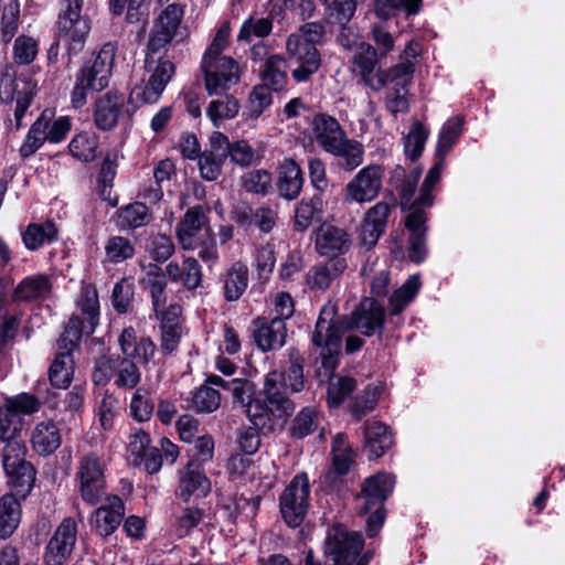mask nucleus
I'll return each instance as SVG.
<instances>
[{
	"label": "nucleus",
	"instance_id": "obj_1",
	"mask_svg": "<svg viewBox=\"0 0 565 565\" xmlns=\"http://www.w3.org/2000/svg\"><path fill=\"white\" fill-rule=\"evenodd\" d=\"M385 310L373 298H364L347 317L339 318L337 307L324 305L319 313L312 332V344L319 348L322 366L333 370L341 353L342 335L347 331H356L363 337H382L384 331Z\"/></svg>",
	"mask_w": 565,
	"mask_h": 565
},
{
	"label": "nucleus",
	"instance_id": "obj_2",
	"mask_svg": "<svg viewBox=\"0 0 565 565\" xmlns=\"http://www.w3.org/2000/svg\"><path fill=\"white\" fill-rule=\"evenodd\" d=\"M22 419L11 411L0 408V455L8 484L26 498L35 483L36 471L25 459L26 447L21 438Z\"/></svg>",
	"mask_w": 565,
	"mask_h": 565
},
{
	"label": "nucleus",
	"instance_id": "obj_3",
	"mask_svg": "<svg viewBox=\"0 0 565 565\" xmlns=\"http://www.w3.org/2000/svg\"><path fill=\"white\" fill-rule=\"evenodd\" d=\"M83 0H61L56 21V40L49 50V61H56L58 45L66 50L68 58L78 55L90 32V20L82 14Z\"/></svg>",
	"mask_w": 565,
	"mask_h": 565
},
{
	"label": "nucleus",
	"instance_id": "obj_4",
	"mask_svg": "<svg viewBox=\"0 0 565 565\" xmlns=\"http://www.w3.org/2000/svg\"><path fill=\"white\" fill-rule=\"evenodd\" d=\"M207 209L203 205L190 207L177 224L175 236L185 250H199V257L205 263L217 259V246L209 224Z\"/></svg>",
	"mask_w": 565,
	"mask_h": 565
},
{
	"label": "nucleus",
	"instance_id": "obj_5",
	"mask_svg": "<svg viewBox=\"0 0 565 565\" xmlns=\"http://www.w3.org/2000/svg\"><path fill=\"white\" fill-rule=\"evenodd\" d=\"M116 51V44L107 42L92 62L81 67L71 94V102L75 108H81L86 103L89 93L100 92L108 86Z\"/></svg>",
	"mask_w": 565,
	"mask_h": 565
},
{
	"label": "nucleus",
	"instance_id": "obj_6",
	"mask_svg": "<svg viewBox=\"0 0 565 565\" xmlns=\"http://www.w3.org/2000/svg\"><path fill=\"white\" fill-rule=\"evenodd\" d=\"M280 380L279 372H269L265 376L263 386L265 401L253 397L243 407L253 426L263 428L269 422L270 416L284 419L294 413V402L288 398L285 391L279 390Z\"/></svg>",
	"mask_w": 565,
	"mask_h": 565
},
{
	"label": "nucleus",
	"instance_id": "obj_7",
	"mask_svg": "<svg viewBox=\"0 0 565 565\" xmlns=\"http://www.w3.org/2000/svg\"><path fill=\"white\" fill-rule=\"evenodd\" d=\"M183 17V9L177 3L169 4L154 21L149 33L146 49L145 65L161 67L163 64H173L166 55L179 29Z\"/></svg>",
	"mask_w": 565,
	"mask_h": 565
},
{
	"label": "nucleus",
	"instance_id": "obj_8",
	"mask_svg": "<svg viewBox=\"0 0 565 565\" xmlns=\"http://www.w3.org/2000/svg\"><path fill=\"white\" fill-rule=\"evenodd\" d=\"M111 380L118 390H137L141 372L135 361L124 355H103L95 361L92 381L97 386H105Z\"/></svg>",
	"mask_w": 565,
	"mask_h": 565
},
{
	"label": "nucleus",
	"instance_id": "obj_9",
	"mask_svg": "<svg viewBox=\"0 0 565 565\" xmlns=\"http://www.w3.org/2000/svg\"><path fill=\"white\" fill-rule=\"evenodd\" d=\"M38 92V83L23 74L18 77L7 68L0 77V100L11 104L15 100L14 121L15 129L23 125V117Z\"/></svg>",
	"mask_w": 565,
	"mask_h": 565
},
{
	"label": "nucleus",
	"instance_id": "obj_10",
	"mask_svg": "<svg viewBox=\"0 0 565 565\" xmlns=\"http://www.w3.org/2000/svg\"><path fill=\"white\" fill-rule=\"evenodd\" d=\"M286 63L297 83H306L319 71L321 55L317 46L296 36L286 40Z\"/></svg>",
	"mask_w": 565,
	"mask_h": 565
},
{
	"label": "nucleus",
	"instance_id": "obj_11",
	"mask_svg": "<svg viewBox=\"0 0 565 565\" xmlns=\"http://www.w3.org/2000/svg\"><path fill=\"white\" fill-rule=\"evenodd\" d=\"M310 482L306 473L292 478L279 497L284 521L291 527L299 526L309 509Z\"/></svg>",
	"mask_w": 565,
	"mask_h": 565
},
{
	"label": "nucleus",
	"instance_id": "obj_12",
	"mask_svg": "<svg viewBox=\"0 0 565 565\" xmlns=\"http://www.w3.org/2000/svg\"><path fill=\"white\" fill-rule=\"evenodd\" d=\"M326 545L335 565H356L361 559L369 561L366 555L360 556L364 545L362 534L349 532L342 525L329 530Z\"/></svg>",
	"mask_w": 565,
	"mask_h": 565
},
{
	"label": "nucleus",
	"instance_id": "obj_13",
	"mask_svg": "<svg viewBox=\"0 0 565 565\" xmlns=\"http://www.w3.org/2000/svg\"><path fill=\"white\" fill-rule=\"evenodd\" d=\"M384 170L380 164L362 168L347 184L343 201L347 204H365L374 201L383 186Z\"/></svg>",
	"mask_w": 565,
	"mask_h": 565
},
{
	"label": "nucleus",
	"instance_id": "obj_14",
	"mask_svg": "<svg viewBox=\"0 0 565 565\" xmlns=\"http://www.w3.org/2000/svg\"><path fill=\"white\" fill-rule=\"evenodd\" d=\"M76 479L82 499L89 504H96L106 487L104 461L93 452L83 456Z\"/></svg>",
	"mask_w": 565,
	"mask_h": 565
},
{
	"label": "nucleus",
	"instance_id": "obj_15",
	"mask_svg": "<svg viewBox=\"0 0 565 565\" xmlns=\"http://www.w3.org/2000/svg\"><path fill=\"white\" fill-rule=\"evenodd\" d=\"M143 281L149 289L152 308L157 319L161 321V326L180 324L181 307L177 303L167 306V282L162 269L157 265L150 264Z\"/></svg>",
	"mask_w": 565,
	"mask_h": 565
},
{
	"label": "nucleus",
	"instance_id": "obj_16",
	"mask_svg": "<svg viewBox=\"0 0 565 565\" xmlns=\"http://www.w3.org/2000/svg\"><path fill=\"white\" fill-rule=\"evenodd\" d=\"M145 70L150 74L148 81L135 85L129 95V103L135 108L141 104L157 103L175 72L174 64H163L161 67L145 65Z\"/></svg>",
	"mask_w": 565,
	"mask_h": 565
},
{
	"label": "nucleus",
	"instance_id": "obj_17",
	"mask_svg": "<svg viewBox=\"0 0 565 565\" xmlns=\"http://www.w3.org/2000/svg\"><path fill=\"white\" fill-rule=\"evenodd\" d=\"M352 245L351 235L342 227L323 222L316 231V252L328 259L342 257Z\"/></svg>",
	"mask_w": 565,
	"mask_h": 565
},
{
	"label": "nucleus",
	"instance_id": "obj_18",
	"mask_svg": "<svg viewBox=\"0 0 565 565\" xmlns=\"http://www.w3.org/2000/svg\"><path fill=\"white\" fill-rule=\"evenodd\" d=\"M249 330L262 352L279 350L286 342L287 328L281 318L258 317L252 321Z\"/></svg>",
	"mask_w": 565,
	"mask_h": 565
},
{
	"label": "nucleus",
	"instance_id": "obj_19",
	"mask_svg": "<svg viewBox=\"0 0 565 565\" xmlns=\"http://www.w3.org/2000/svg\"><path fill=\"white\" fill-rule=\"evenodd\" d=\"M205 74V88L210 96L222 95L239 82V66L235 60L221 58L202 66Z\"/></svg>",
	"mask_w": 565,
	"mask_h": 565
},
{
	"label": "nucleus",
	"instance_id": "obj_20",
	"mask_svg": "<svg viewBox=\"0 0 565 565\" xmlns=\"http://www.w3.org/2000/svg\"><path fill=\"white\" fill-rule=\"evenodd\" d=\"M76 522L71 518L64 519L47 543L44 556L46 565H63L68 559L76 542Z\"/></svg>",
	"mask_w": 565,
	"mask_h": 565
},
{
	"label": "nucleus",
	"instance_id": "obj_21",
	"mask_svg": "<svg viewBox=\"0 0 565 565\" xmlns=\"http://www.w3.org/2000/svg\"><path fill=\"white\" fill-rule=\"evenodd\" d=\"M395 484L394 476L380 472L365 479L359 500L363 501L360 510L362 513H369L373 507L383 505L384 501L390 497Z\"/></svg>",
	"mask_w": 565,
	"mask_h": 565
},
{
	"label": "nucleus",
	"instance_id": "obj_22",
	"mask_svg": "<svg viewBox=\"0 0 565 565\" xmlns=\"http://www.w3.org/2000/svg\"><path fill=\"white\" fill-rule=\"evenodd\" d=\"M427 220L428 215L423 209H416L415 211L408 213L405 218V227L409 232L408 257L414 263H422L427 255Z\"/></svg>",
	"mask_w": 565,
	"mask_h": 565
},
{
	"label": "nucleus",
	"instance_id": "obj_23",
	"mask_svg": "<svg viewBox=\"0 0 565 565\" xmlns=\"http://www.w3.org/2000/svg\"><path fill=\"white\" fill-rule=\"evenodd\" d=\"M420 175L422 169L417 167L406 171L404 168L397 166L393 171L392 178L399 196L401 206L409 213L416 209H423L425 211L426 207L418 202V196L415 198Z\"/></svg>",
	"mask_w": 565,
	"mask_h": 565
},
{
	"label": "nucleus",
	"instance_id": "obj_24",
	"mask_svg": "<svg viewBox=\"0 0 565 565\" xmlns=\"http://www.w3.org/2000/svg\"><path fill=\"white\" fill-rule=\"evenodd\" d=\"M223 132L214 131L210 136V148L205 149L199 157V170L202 179L215 181L223 170L226 160Z\"/></svg>",
	"mask_w": 565,
	"mask_h": 565
},
{
	"label": "nucleus",
	"instance_id": "obj_25",
	"mask_svg": "<svg viewBox=\"0 0 565 565\" xmlns=\"http://www.w3.org/2000/svg\"><path fill=\"white\" fill-rule=\"evenodd\" d=\"M119 345L125 358L136 360L143 366L152 360L157 351L154 342L149 337H138L132 327L122 330Z\"/></svg>",
	"mask_w": 565,
	"mask_h": 565
},
{
	"label": "nucleus",
	"instance_id": "obj_26",
	"mask_svg": "<svg viewBox=\"0 0 565 565\" xmlns=\"http://www.w3.org/2000/svg\"><path fill=\"white\" fill-rule=\"evenodd\" d=\"M210 490L211 482L203 471V466L199 461H189L185 468L180 471L179 495L188 501L191 495H206Z\"/></svg>",
	"mask_w": 565,
	"mask_h": 565
},
{
	"label": "nucleus",
	"instance_id": "obj_27",
	"mask_svg": "<svg viewBox=\"0 0 565 565\" xmlns=\"http://www.w3.org/2000/svg\"><path fill=\"white\" fill-rule=\"evenodd\" d=\"M353 64L366 86L374 90L384 87L383 81L379 79V71L375 73L377 53L371 44L362 42L358 45L353 55Z\"/></svg>",
	"mask_w": 565,
	"mask_h": 565
},
{
	"label": "nucleus",
	"instance_id": "obj_28",
	"mask_svg": "<svg viewBox=\"0 0 565 565\" xmlns=\"http://www.w3.org/2000/svg\"><path fill=\"white\" fill-rule=\"evenodd\" d=\"M125 507L117 495L107 497L105 502L95 511V527L99 535L108 536L115 532L122 521Z\"/></svg>",
	"mask_w": 565,
	"mask_h": 565
},
{
	"label": "nucleus",
	"instance_id": "obj_29",
	"mask_svg": "<svg viewBox=\"0 0 565 565\" xmlns=\"http://www.w3.org/2000/svg\"><path fill=\"white\" fill-rule=\"evenodd\" d=\"M345 258L335 257L315 265L307 275L310 289L327 290L347 269Z\"/></svg>",
	"mask_w": 565,
	"mask_h": 565
},
{
	"label": "nucleus",
	"instance_id": "obj_30",
	"mask_svg": "<svg viewBox=\"0 0 565 565\" xmlns=\"http://www.w3.org/2000/svg\"><path fill=\"white\" fill-rule=\"evenodd\" d=\"M303 181L299 164L294 159H284L278 168L277 190L279 195L289 201L297 199L301 192Z\"/></svg>",
	"mask_w": 565,
	"mask_h": 565
},
{
	"label": "nucleus",
	"instance_id": "obj_31",
	"mask_svg": "<svg viewBox=\"0 0 565 565\" xmlns=\"http://www.w3.org/2000/svg\"><path fill=\"white\" fill-rule=\"evenodd\" d=\"M162 273L166 280L169 278L172 282L179 284L188 290L196 289L202 280L201 266L194 257L184 258L182 265L171 262Z\"/></svg>",
	"mask_w": 565,
	"mask_h": 565
},
{
	"label": "nucleus",
	"instance_id": "obj_32",
	"mask_svg": "<svg viewBox=\"0 0 565 565\" xmlns=\"http://www.w3.org/2000/svg\"><path fill=\"white\" fill-rule=\"evenodd\" d=\"M124 104L122 95L108 92L96 102L94 111V121L100 130L113 129L118 121L121 106Z\"/></svg>",
	"mask_w": 565,
	"mask_h": 565
},
{
	"label": "nucleus",
	"instance_id": "obj_33",
	"mask_svg": "<svg viewBox=\"0 0 565 565\" xmlns=\"http://www.w3.org/2000/svg\"><path fill=\"white\" fill-rule=\"evenodd\" d=\"M313 134L318 145L326 152H329L347 137L339 121L326 114H320L315 117Z\"/></svg>",
	"mask_w": 565,
	"mask_h": 565
},
{
	"label": "nucleus",
	"instance_id": "obj_34",
	"mask_svg": "<svg viewBox=\"0 0 565 565\" xmlns=\"http://www.w3.org/2000/svg\"><path fill=\"white\" fill-rule=\"evenodd\" d=\"M0 498V537L8 539L17 530L21 519V500L14 489Z\"/></svg>",
	"mask_w": 565,
	"mask_h": 565
},
{
	"label": "nucleus",
	"instance_id": "obj_35",
	"mask_svg": "<svg viewBox=\"0 0 565 565\" xmlns=\"http://www.w3.org/2000/svg\"><path fill=\"white\" fill-rule=\"evenodd\" d=\"M60 429L53 420H43L35 425L31 435V444L41 456L53 454L61 445Z\"/></svg>",
	"mask_w": 565,
	"mask_h": 565
},
{
	"label": "nucleus",
	"instance_id": "obj_36",
	"mask_svg": "<svg viewBox=\"0 0 565 565\" xmlns=\"http://www.w3.org/2000/svg\"><path fill=\"white\" fill-rule=\"evenodd\" d=\"M51 282L44 275L28 276L22 279L12 294L14 302H32L45 299L51 292Z\"/></svg>",
	"mask_w": 565,
	"mask_h": 565
},
{
	"label": "nucleus",
	"instance_id": "obj_37",
	"mask_svg": "<svg viewBox=\"0 0 565 565\" xmlns=\"http://www.w3.org/2000/svg\"><path fill=\"white\" fill-rule=\"evenodd\" d=\"M364 441L370 457L379 458L392 447L393 436L383 423L366 422L364 424Z\"/></svg>",
	"mask_w": 565,
	"mask_h": 565
},
{
	"label": "nucleus",
	"instance_id": "obj_38",
	"mask_svg": "<svg viewBox=\"0 0 565 565\" xmlns=\"http://www.w3.org/2000/svg\"><path fill=\"white\" fill-rule=\"evenodd\" d=\"M328 153L338 158L340 169L351 172L363 163L364 147L361 142L345 137Z\"/></svg>",
	"mask_w": 565,
	"mask_h": 565
},
{
	"label": "nucleus",
	"instance_id": "obj_39",
	"mask_svg": "<svg viewBox=\"0 0 565 565\" xmlns=\"http://www.w3.org/2000/svg\"><path fill=\"white\" fill-rule=\"evenodd\" d=\"M57 239V228L52 221L30 223L22 232V241L29 250H36Z\"/></svg>",
	"mask_w": 565,
	"mask_h": 565
},
{
	"label": "nucleus",
	"instance_id": "obj_40",
	"mask_svg": "<svg viewBox=\"0 0 565 565\" xmlns=\"http://www.w3.org/2000/svg\"><path fill=\"white\" fill-rule=\"evenodd\" d=\"M286 60L280 54H273L263 63L260 77L263 87L273 90H280L287 82Z\"/></svg>",
	"mask_w": 565,
	"mask_h": 565
},
{
	"label": "nucleus",
	"instance_id": "obj_41",
	"mask_svg": "<svg viewBox=\"0 0 565 565\" xmlns=\"http://www.w3.org/2000/svg\"><path fill=\"white\" fill-rule=\"evenodd\" d=\"M152 218L148 206L141 202H135L120 207L117 211L116 224L119 230H136L146 226Z\"/></svg>",
	"mask_w": 565,
	"mask_h": 565
},
{
	"label": "nucleus",
	"instance_id": "obj_42",
	"mask_svg": "<svg viewBox=\"0 0 565 565\" xmlns=\"http://www.w3.org/2000/svg\"><path fill=\"white\" fill-rule=\"evenodd\" d=\"M248 285V268L235 263L223 276L224 297L227 301L238 300Z\"/></svg>",
	"mask_w": 565,
	"mask_h": 565
},
{
	"label": "nucleus",
	"instance_id": "obj_43",
	"mask_svg": "<svg viewBox=\"0 0 565 565\" xmlns=\"http://www.w3.org/2000/svg\"><path fill=\"white\" fill-rule=\"evenodd\" d=\"M223 139L226 158L230 157L233 163L245 168L257 164L260 161V153L255 150L246 140L241 139L231 142L224 134Z\"/></svg>",
	"mask_w": 565,
	"mask_h": 565
},
{
	"label": "nucleus",
	"instance_id": "obj_44",
	"mask_svg": "<svg viewBox=\"0 0 565 565\" xmlns=\"http://www.w3.org/2000/svg\"><path fill=\"white\" fill-rule=\"evenodd\" d=\"M74 361L72 352L67 350H58L55 360L50 370L49 377L53 386L65 388L72 382Z\"/></svg>",
	"mask_w": 565,
	"mask_h": 565
},
{
	"label": "nucleus",
	"instance_id": "obj_45",
	"mask_svg": "<svg viewBox=\"0 0 565 565\" xmlns=\"http://www.w3.org/2000/svg\"><path fill=\"white\" fill-rule=\"evenodd\" d=\"M99 138L95 132L83 131L74 136L68 145L73 157L83 162H90L97 158Z\"/></svg>",
	"mask_w": 565,
	"mask_h": 565
},
{
	"label": "nucleus",
	"instance_id": "obj_46",
	"mask_svg": "<svg viewBox=\"0 0 565 565\" xmlns=\"http://www.w3.org/2000/svg\"><path fill=\"white\" fill-rule=\"evenodd\" d=\"M463 117L449 118L441 127L436 146V157L445 158L452 149L462 132Z\"/></svg>",
	"mask_w": 565,
	"mask_h": 565
},
{
	"label": "nucleus",
	"instance_id": "obj_47",
	"mask_svg": "<svg viewBox=\"0 0 565 565\" xmlns=\"http://www.w3.org/2000/svg\"><path fill=\"white\" fill-rule=\"evenodd\" d=\"M423 0H376L375 12L381 19L387 20L397 14H417Z\"/></svg>",
	"mask_w": 565,
	"mask_h": 565
},
{
	"label": "nucleus",
	"instance_id": "obj_48",
	"mask_svg": "<svg viewBox=\"0 0 565 565\" xmlns=\"http://www.w3.org/2000/svg\"><path fill=\"white\" fill-rule=\"evenodd\" d=\"M105 259L110 264H119L135 255L134 243L124 236L114 235L107 238L105 246Z\"/></svg>",
	"mask_w": 565,
	"mask_h": 565
},
{
	"label": "nucleus",
	"instance_id": "obj_49",
	"mask_svg": "<svg viewBox=\"0 0 565 565\" xmlns=\"http://www.w3.org/2000/svg\"><path fill=\"white\" fill-rule=\"evenodd\" d=\"M321 199L317 195L309 200H301L295 210V231L305 232L312 224L315 217L321 213Z\"/></svg>",
	"mask_w": 565,
	"mask_h": 565
},
{
	"label": "nucleus",
	"instance_id": "obj_50",
	"mask_svg": "<svg viewBox=\"0 0 565 565\" xmlns=\"http://www.w3.org/2000/svg\"><path fill=\"white\" fill-rule=\"evenodd\" d=\"M428 136L429 130L419 120H415L404 138V151L412 161L422 156Z\"/></svg>",
	"mask_w": 565,
	"mask_h": 565
},
{
	"label": "nucleus",
	"instance_id": "obj_51",
	"mask_svg": "<svg viewBox=\"0 0 565 565\" xmlns=\"http://www.w3.org/2000/svg\"><path fill=\"white\" fill-rule=\"evenodd\" d=\"M47 128L46 124V114L45 111L33 122L29 132L25 137V140L21 145L19 152L22 158H28L32 156L46 140L45 129Z\"/></svg>",
	"mask_w": 565,
	"mask_h": 565
},
{
	"label": "nucleus",
	"instance_id": "obj_52",
	"mask_svg": "<svg viewBox=\"0 0 565 565\" xmlns=\"http://www.w3.org/2000/svg\"><path fill=\"white\" fill-rule=\"evenodd\" d=\"M239 110L237 99L232 95H223L221 98L214 99L210 103L206 114L213 121L215 127L218 126V120L232 119Z\"/></svg>",
	"mask_w": 565,
	"mask_h": 565
},
{
	"label": "nucleus",
	"instance_id": "obj_53",
	"mask_svg": "<svg viewBox=\"0 0 565 565\" xmlns=\"http://www.w3.org/2000/svg\"><path fill=\"white\" fill-rule=\"evenodd\" d=\"M415 70L414 61L401 62L387 71L379 70V79H382L384 87L388 84L406 88L409 86Z\"/></svg>",
	"mask_w": 565,
	"mask_h": 565
},
{
	"label": "nucleus",
	"instance_id": "obj_54",
	"mask_svg": "<svg viewBox=\"0 0 565 565\" xmlns=\"http://www.w3.org/2000/svg\"><path fill=\"white\" fill-rule=\"evenodd\" d=\"M20 20L19 0H9L2 10L1 15V41L8 44L17 34Z\"/></svg>",
	"mask_w": 565,
	"mask_h": 565
},
{
	"label": "nucleus",
	"instance_id": "obj_55",
	"mask_svg": "<svg viewBox=\"0 0 565 565\" xmlns=\"http://www.w3.org/2000/svg\"><path fill=\"white\" fill-rule=\"evenodd\" d=\"M327 20L332 25L349 23L356 10L355 0H323Z\"/></svg>",
	"mask_w": 565,
	"mask_h": 565
},
{
	"label": "nucleus",
	"instance_id": "obj_56",
	"mask_svg": "<svg viewBox=\"0 0 565 565\" xmlns=\"http://www.w3.org/2000/svg\"><path fill=\"white\" fill-rule=\"evenodd\" d=\"M273 31V20L270 18L249 17L241 26L237 35L238 41L252 42L253 38L264 39Z\"/></svg>",
	"mask_w": 565,
	"mask_h": 565
},
{
	"label": "nucleus",
	"instance_id": "obj_57",
	"mask_svg": "<svg viewBox=\"0 0 565 565\" xmlns=\"http://www.w3.org/2000/svg\"><path fill=\"white\" fill-rule=\"evenodd\" d=\"M77 305L82 313L85 316V321L89 326V333H93L99 310V301L96 289L90 285L84 286L82 288Z\"/></svg>",
	"mask_w": 565,
	"mask_h": 565
},
{
	"label": "nucleus",
	"instance_id": "obj_58",
	"mask_svg": "<svg viewBox=\"0 0 565 565\" xmlns=\"http://www.w3.org/2000/svg\"><path fill=\"white\" fill-rule=\"evenodd\" d=\"M419 279L416 276L409 277L390 298V311L392 315L401 313L413 300L419 289Z\"/></svg>",
	"mask_w": 565,
	"mask_h": 565
},
{
	"label": "nucleus",
	"instance_id": "obj_59",
	"mask_svg": "<svg viewBox=\"0 0 565 565\" xmlns=\"http://www.w3.org/2000/svg\"><path fill=\"white\" fill-rule=\"evenodd\" d=\"M318 427V414L310 407L302 408L294 418L289 433L294 438H305Z\"/></svg>",
	"mask_w": 565,
	"mask_h": 565
},
{
	"label": "nucleus",
	"instance_id": "obj_60",
	"mask_svg": "<svg viewBox=\"0 0 565 565\" xmlns=\"http://www.w3.org/2000/svg\"><path fill=\"white\" fill-rule=\"evenodd\" d=\"M221 394L207 384L200 386L192 396V407L198 413H213L220 407Z\"/></svg>",
	"mask_w": 565,
	"mask_h": 565
},
{
	"label": "nucleus",
	"instance_id": "obj_61",
	"mask_svg": "<svg viewBox=\"0 0 565 565\" xmlns=\"http://www.w3.org/2000/svg\"><path fill=\"white\" fill-rule=\"evenodd\" d=\"M445 168V158H438L437 162L429 169L418 194V202L424 206L431 207L434 204L433 190L439 182Z\"/></svg>",
	"mask_w": 565,
	"mask_h": 565
},
{
	"label": "nucleus",
	"instance_id": "obj_62",
	"mask_svg": "<svg viewBox=\"0 0 565 565\" xmlns=\"http://www.w3.org/2000/svg\"><path fill=\"white\" fill-rule=\"evenodd\" d=\"M356 387L352 377H332L328 386V405L338 407Z\"/></svg>",
	"mask_w": 565,
	"mask_h": 565
},
{
	"label": "nucleus",
	"instance_id": "obj_63",
	"mask_svg": "<svg viewBox=\"0 0 565 565\" xmlns=\"http://www.w3.org/2000/svg\"><path fill=\"white\" fill-rule=\"evenodd\" d=\"M135 296L134 284L124 278L119 280L113 289L111 303L118 313H127L130 308Z\"/></svg>",
	"mask_w": 565,
	"mask_h": 565
},
{
	"label": "nucleus",
	"instance_id": "obj_64",
	"mask_svg": "<svg viewBox=\"0 0 565 565\" xmlns=\"http://www.w3.org/2000/svg\"><path fill=\"white\" fill-rule=\"evenodd\" d=\"M130 415L138 422H147L153 413V404L146 388H137L129 405Z\"/></svg>",
	"mask_w": 565,
	"mask_h": 565
}]
</instances>
